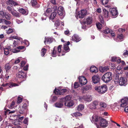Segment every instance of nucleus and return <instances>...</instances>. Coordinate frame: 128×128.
I'll return each mask as SVG.
<instances>
[{
    "label": "nucleus",
    "mask_w": 128,
    "mask_h": 128,
    "mask_svg": "<svg viewBox=\"0 0 128 128\" xmlns=\"http://www.w3.org/2000/svg\"><path fill=\"white\" fill-rule=\"evenodd\" d=\"M53 40V38H45V40L44 41V43L46 44V42L48 43H51Z\"/></svg>",
    "instance_id": "cd10ccee"
},
{
    "label": "nucleus",
    "mask_w": 128,
    "mask_h": 128,
    "mask_svg": "<svg viewBox=\"0 0 128 128\" xmlns=\"http://www.w3.org/2000/svg\"><path fill=\"white\" fill-rule=\"evenodd\" d=\"M92 103L94 105V106H95L98 105V102L97 100H95L93 102H92Z\"/></svg>",
    "instance_id": "13d9d810"
},
{
    "label": "nucleus",
    "mask_w": 128,
    "mask_h": 128,
    "mask_svg": "<svg viewBox=\"0 0 128 128\" xmlns=\"http://www.w3.org/2000/svg\"><path fill=\"white\" fill-rule=\"evenodd\" d=\"M21 58H19L17 59L15 62V63L18 64V63L20 62V59Z\"/></svg>",
    "instance_id": "338daca9"
},
{
    "label": "nucleus",
    "mask_w": 128,
    "mask_h": 128,
    "mask_svg": "<svg viewBox=\"0 0 128 128\" xmlns=\"http://www.w3.org/2000/svg\"><path fill=\"white\" fill-rule=\"evenodd\" d=\"M104 32L106 34L109 33L110 35L113 37L115 36V34L114 33L112 32L111 33L110 30L108 28H106L105 30H104Z\"/></svg>",
    "instance_id": "aec40b11"
},
{
    "label": "nucleus",
    "mask_w": 128,
    "mask_h": 128,
    "mask_svg": "<svg viewBox=\"0 0 128 128\" xmlns=\"http://www.w3.org/2000/svg\"><path fill=\"white\" fill-rule=\"evenodd\" d=\"M60 21L58 20H56L54 24L57 27H58L60 25Z\"/></svg>",
    "instance_id": "603ef678"
},
{
    "label": "nucleus",
    "mask_w": 128,
    "mask_h": 128,
    "mask_svg": "<svg viewBox=\"0 0 128 128\" xmlns=\"http://www.w3.org/2000/svg\"><path fill=\"white\" fill-rule=\"evenodd\" d=\"M2 86L4 87H6L7 86H8L9 88H11L12 87L18 86V85L16 84L10 83H6V84H3L2 85Z\"/></svg>",
    "instance_id": "ddd939ff"
},
{
    "label": "nucleus",
    "mask_w": 128,
    "mask_h": 128,
    "mask_svg": "<svg viewBox=\"0 0 128 128\" xmlns=\"http://www.w3.org/2000/svg\"><path fill=\"white\" fill-rule=\"evenodd\" d=\"M11 67L9 63L6 64L5 69L6 71V73H9L10 70L11 68Z\"/></svg>",
    "instance_id": "bb28decb"
},
{
    "label": "nucleus",
    "mask_w": 128,
    "mask_h": 128,
    "mask_svg": "<svg viewBox=\"0 0 128 128\" xmlns=\"http://www.w3.org/2000/svg\"><path fill=\"white\" fill-rule=\"evenodd\" d=\"M10 75V74H9V73H6L5 77L6 80H8L9 78Z\"/></svg>",
    "instance_id": "052dcab7"
},
{
    "label": "nucleus",
    "mask_w": 128,
    "mask_h": 128,
    "mask_svg": "<svg viewBox=\"0 0 128 128\" xmlns=\"http://www.w3.org/2000/svg\"><path fill=\"white\" fill-rule=\"evenodd\" d=\"M64 102L61 99L60 101L56 102L55 104V106L57 108H61L63 106Z\"/></svg>",
    "instance_id": "4468645a"
},
{
    "label": "nucleus",
    "mask_w": 128,
    "mask_h": 128,
    "mask_svg": "<svg viewBox=\"0 0 128 128\" xmlns=\"http://www.w3.org/2000/svg\"><path fill=\"white\" fill-rule=\"evenodd\" d=\"M72 115L73 116H74L76 117L81 116L82 114L79 112H76L72 114Z\"/></svg>",
    "instance_id": "58836bf2"
},
{
    "label": "nucleus",
    "mask_w": 128,
    "mask_h": 128,
    "mask_svg": "<svg viewBox=\"0 0 128 128\" xmlns=\"http://www.w3.org/2000/svg\"><path fill=\"white\" fill-rule=\"evenodd\" d=\"M12 49L10 46L8 48H4V53L6 55H7L9 54L10 52H12Z\"/></svg>",
    "instance_id": "4be33fe9"
},
{
    "label": "nucleus",
    "mask_w": 128,
    "mask_h": 128,
    "mask_svg": "<svg viewBox=\"0 0 128 128\" xmlns=\"http://www.w3.org/2000/svg\"><path fill=\"white\" fill-rule=\"evenodd\" d=\"M57 100V97L56 96H54L52 98L51 100L52 102H54Z\"/></svg>",
    "instance_id": "69168bd1"
},
{
    "label": "nucleus",
    "mask_w": 128,
    "mask_h": 128,
    "mask_svg": "<svg viewBox=\"0 0 128 128\" xmlns=\"http://www.w3.org/2000/svg\"><path fill=\"white\" fill-rule=\"evenodd\" d=\"M87 11L85 9H82L77 14L76 17L77 18L78 17L79 18H83L86 15Z\"/></svg>",
    "instance_id": "39448f33"
},
{
    "label": "nucleus",
    "mask_w": 128,
    "mask_h": 128,
    "mask_svg": "<svg viewBox=\"0 0 128 128\" xmlns=\"http://www.w3.org/2000/svg\"><path fill=\"white\" fill-rule=\"evenodd\" d=\"M92 22V18L91 17H88L87 18L86 20H83L81 22L82 24H85L86 23L87 25L91 24Z\"/></svg>",
    "instance_id": "1a4fd4ad"
},
{
    "label": "nucleus",
    "mask_w": 128,
    "mask_h": 128,
    "mask_svg": "<svg viewBox=\"0 0 128 128\" xmlns=\"http://www.w3.org/2000/svg\"><path fill=\"white\" fill-rule=\"evenodd\" d=\"M18 49L17 48L15 49H12V52L14 53H17L20 52V50H18Z\"/></svg>",
    "instance_id": "bf43d9fd"
},
{
    "label": "nucleus",
    "mask_w": 128,
    "mask_h": 128,
    "mask_svg": "<svg viewBox=\"0 0 128 128\" xmlns=\"http://www.w3.org/2000/svg\"><path fill=\"white\" fill-rule=\"evenodd\" d=\"M3 22H4L5 24L6 25L9 24L11 23V22L10 21H8L4 19L3 20Z\"/></svg>",
    "instance_id": "5fc2aeb1"
},
{
    "label": "nucleus",
    "mask_w": 128,
    "mask_h": 128,
    "mask_svg": "<svg viewBox=\"0 0 128 128\" xmlns=\"http://www.w3.org/2000/svg\"><path fill=\"white\" fill-rule=\"evenodd\" d=\"M91 86L90 85H87L83 87L81 89V91L82 93H85L86 91L88 90L91 89Z\"/></svg>",
    "instance_id": "6ab92c4d"
},
{
    "label": "nucleus",
    "mask_w": 128,
    "mask_h": 128,
    "mask_svg": "<svg viewBox=\"0 0 128 128\" xmlns=\"http://www.w3.org/2000/svg\"><path fill=\"white\" fill-rule=\"evenodd\" d=\"M15 104V102L14 101H13L11 102V104L8 106V107L10 109H12L14 107Z\"/></svg>",
    "instance_id": "4c0bfd02"
},
{
    "label": "nucleus",
    "mask_w": 128,
    "mask_h": 128,
    "mask_svg": "<svg viewBox=\"0 0 128 128\" xmlns=\"http://www.w3.org/2000/svg\"><path fill=\"white\" fill-rule=\"evenodd\" d=\"M46 51V49L45 48H43L41 50L42 52L41 53V56H43L45 55Z\"/></svg>",
    "instance_id": "79ce46f5"
},
{
    "label": "nucleus",
    "mask_w": 128,
    "mask_h": 128,
    "mask_svg": "<svg viewBox=\"0 0 128 128\" xmlns=\"http://www.w3.org/2000/svg\"><path fill=\"white\" fill-rule=\"evenodd\" d=\"M37 4V1L36 0H32L31 4L33 6H36Z\"/></svg>",
    "instance_id": "a18cd8bd"
},
{
    "label": "nucleus",
    "mask_w": 128,
    "mask_h": 128,
    "mask_svg": "<svg viewBox=\"0 0 128 128\" xmlns=\"http://www.w3.org/2000/svg\"><path fill=\"white\" fill-rule=\"evenodd\" d=\"M62 46V45H60L58 46V52L59 54H58L57 52L55 50L56 47H54L53 49V50L52 52V55L53 57H56L57 55V54H58V56H61V54H60V53L61 51V47Z\"/></svg>",
    "instance_id": "423d86ee"
},
{
    "label": "nucleus",
    "mask_w": 128,
    "mask_h": 128,
    "mask_svg": "<svg viewBox=\"0 0 128 128\" xmlns=\"http://www.w3.org/2000/svg\"><path fill=\"white\" fill-rule=\"evenodd\" d=\"M84 108V106L82 104H80L77 107V109L78 111L83 110Z\"/></svg>",
    "instance_id": "f704fd0d"
},
{
    "label": "nucleus",
    "mask_w": 128,
    "mask_h": 128,
    "mask_svg": "<svg viewBox=\"0 0 128 128\" xmlns=\"http://www.w3.org/2000/svg\"><path fill=\"white\" fill-rule=\"evenodd\" d=\"M123 55L125 57H127L128 56V51L127 50H124Z\"/></svg>",
    "instance_id": "3c124183"
},
{
    "label": "nucleus",
    "mask_w": 128,
    "mask_h": 128,
    "mask_svg": "<svg viewBox=\"0 0 128 128\" xmlns=\"http://www.w3.org/2000/svg\"><path fill=\"white\" fill-rule=\"evenodd\" d=\"M12 39H16L19 40H20L21 39V38L16 36H11L9 38V39L10 40H12Z\"/></svg>",
    "instance_id": "ea45409f"
},
{
    "label": "nucleus",
    "mask_w": 128,
    "mask_h": 128,
    "mask_svg": "<svg viewBox=\"0 0 128 128\" xmlns=\"http://www.w3.org/2000/svg\"><path fill=\"white\" fill-rule=\"evenodd\" d=\"M19 11L21 13L24 14L25 15H26L28 14V10H26L23 8H21L20 9Z\"/></svg>",
    "instance_id": "2f4dec72"
},
{
    "label": "nucleus",
    "mask_w": 128,
    "mask_h": 128,
    "mask_svg": "<svg viewBox=\"0 0 128 128\" xmlns=\"http://www.w3.org/2000/svg\"><path fill=\"white\" fill-rule=\"evenodd\" d=\"M70 42L68 41L66 43H65L64 45V50L66 52H68L70 50L68 45H69Z\"/></svg>",
    "instance_id": "5701e85b"
},
{
    "label": "nucleus",
    "mask_w": 128,
    "mask_h": 128,
    "mask_svg": "<svg viewBox=\"0 0 128 128\" xmlns=\"http://www.w3.org/2000/svg\"><path fill=\"white\" fill-rule=\"evenodd\" d=\"M79 82L81 84L84 85L86 84L87 82V80L83 76L80 77L79 78Z\"/></svg>",
    "instance_id": "f8f14e48"
},
{
    "label": "nucleus",
    "mask_w": 128,
    "mask_h": 128,
    "mask_svg": "<svg viewBox=\"0 0 128 128\" xmlns=\"http://www.w3.org/2000/svg\"><path fill=\"white\" fill-rule=\"evenodd\" d=\"M13 124L15 125H16L15 126L17 127V126H19L18 125L19 124V122H18V120H14L13 122Z\"/></svg>",
    "instance_id": "09e8293b"
},
{
    "label": "nucleus",
    "mask_w": 128,
    "mask_h": 128,
    "mask_svg": "<svg viewBox=\"0 0 128 128\" xmlns=\"http://www.w3.org/2000/svg\"><path fill=\"white\" fill-rule=\"evenodd\" d=\"M99 109L101 110H103L107 106V105L105 102H101L99 104Z\"/></svg>",
    "instance_id": "f3484780"
},
{
    "label": "nucleus",
    "mask_w": 128,
    "mask_h": 128,
    "mask_svg": "<svg viewBox=\"0 0 128 128\" xmlns=\"http://www.w3.org/2000/svg\"><path fill=\"white\" fill-rule=\"evenodd\" d=\"M6 12L3 11H1L0 12V14L2 16H4Z\"/></svg>",
    "instance_id": "774afa93"
},
{
    "label": "nucleus",
    "mask_w": 128,
    "mask_h": 128,
    "mask_svg": "<svg viewBox=\"0 0 128 128\" xmlns=\"http://www.w3.org/2000/svg\"><path fill=\"white\" fill-rule=\"evenodd\" d=\"M90 120L92 122L96 125L97 128H100L101 126L105 128L108 125L106 120L96 115H94L92 116Z\"/></svg>",
    "instance_id": "f257e3e1"
},
{
    "label": "nucleus",
    "mask_w": 128,
    "mask_h": 128,
    "mask_svg": "<svg viewBox=\"0 0 128 128\" xmlns=\"http://www.w3.org/2000/svg\"><path fill=\"white\" fill-rule=\"evenodd\" d=\"M102 78L104 82H108L112 79L111 73L109 72L106 73L102 77Z\"/></svg>",
    "instance_id": "20e7f679"
},
{
    "label": "nucleus",
    "mask_w": 128,
    "mask_h": 128,
    "mask_svg": "<svg viewBox=\"0 0 128 128\" xmlns=\"http://www.w3.org/2000/svg\"><path fill=\"white\" fill-rule=\"evenodd\" d=\"M103 13L104 16L105 18H108V12L106 9L103 8Z\"/></svg>",
    "instance_id": "473e14b6"
},
{
    "label": "nucleus",
    "mask_w": 128,
    "mask_h": 128,
    "mask_svg": "<svg viewBox=\"0 0 128 128\" xmlns=\"http://www.w3.org/2000/svg\"><path fill=\"white\" fill-rule=\"evenodd\" d=\"M123 38V36L122 34H118L117 37V40H116L117 42L121 41L122 40H121Z\"/></svg>",
    "instance_id": "72a5a7b5"
},
{
    "label": "nucleus",
    "mask_w": 128,
    "mask_h": 128,
    "mask_svg": "<svg viewBox=\"0 0 128 128\" xmlns=\"http://www.w3.org/2000/svg\"><path fill=\"white\" fill-rule=\"evenodd\" d=\"M4 16H5L6 19L7 20H9L10 19V15L8 13L6 12Z\"/></svg>",
    "instance_id": "8fccbe9b"
},
{
    "label": "nucleus",
    "mask_w": 128,
    "mask_h": 128,
    "mask_svg": "<svg viewBox=\"0 0 128 128\" xmlns=\"http://www.w3.org/2000/svg\"><path fill=\"white\" fill-rule=\"evenodd\" d=\"M28 118H25L24 120L23 121V123L25 124H27V125L28 124Z\"/></svg>",
    "instance_id": "680f3d73"
},
{
    "label": "nucleus",
    "mask_w": 128,
    "mask_h": 128,
    "mask_svg": "<svg viewBox=\"0 0 128 128\" xmlns=\"http://www.w3.org/2000/svg\"><path fill=\"white\" fill-rule=\"evenodd\" d=\"M96 25L97 28L98 29H100L102 27V24L99 22L97 23L96 24Z\"/></svg>",
    "instance_id": "c03bdc74"
},
{
    "label": "nucleus",
    "mask_w": 128,
    "mask_h": 128,
    "mask_svg": "<svg viewBox=\"0 0 128 128\" xmlns=\"http://www.w3.org/2000/svg\"><path fill=\"white\" fill-rule=\"evenodd\" d=\"M101 2L103 5L106 4H108V0H101Z\"/></svg>",
    "instance_id": "de8ad7c7"
},
{
    "label": "nucleus",
    "mask_w": 128,
    "mask_h": 128,
    "mask_svg": "<svg viewBox=\"0 0 128 128\" xmlns=\"http://www.w3.org/2000/svg\"><path fill=\"white\" fill-rule=\"evenodd\" d=\"M13 30L11 28H9L7 30V33L8 34H10L12 33L13 32Z\"/></svg>",
    "instance_id": "4d7b16f0"
},
{
    "label": "nucleus",
    "mask_w": 128,
    "mask_h": 128,
    "mask_svg": "<svg viewBox=\"0 0 128 128\" xmlns=\"http://www.w3.org/2000/svg\"><path fill=\"white\" fill-rule=\"evenodd\" d=\"M88 107L91 109H95L96 108V107L94 106V105L92 102L90 104L88 105Z\"/></svg>",
    "instance_id": "a19ab883"
},
{
    "label": "nucleus",
    "mask_w": 128,
    "mask_h": 128,
    "mask_svg": "<svg viewBox=\"0 0 128 128\" xmlns=\"http://www.w3.org/2000/svg\"><path fill=\"white\" fill-rule=\"evenodd\" d=\"M16 76L19 78H26V74L22 70L21 68H20L18 70V72L16 74Z\"/></svg>",
    "instance_id": "0eeeda50"
},
{
    "label": "nucleus",
    "mask_w": 128,
    "mask_h": 128,
    "mask_svg": "<svg viewBox=\"0 0 128 128\" xmlns=\"http://www.w3.org/2000/svg\"><path fill=\"white\" fill-rule=\"evenodd\" d=\"M22 98L18 96V98L17 102L18 103H20L21 102L22 100Z\"/></svg>",
    "instance_id": "0e129e2a"
},
{
    "label": "nucleus",
    "mask_w": 128,
    "mask_h": 128,
    "mask_svg": "<svg viewBox=\"0 0 128 128\" xmlns=\"http://www.w3.org/2000/svg\"><path fill=\"white\" fill-rule=\"evenodd\" d=\"M8 3L14 6L18 5V4L17 2H15L11 0H9Z\"/></svg>",
    "instance_id": "37998d69"
},
{
    "label": "nucleus",
    "mask_w": 128,
    "mask_h": 128,
    "mask_svg": "<svg viewBox=\"0 0 128 128\" xmlns=\"http://www.w3.org/2000/svg\"><path fill=\"white\" fill-rule=\"evenodd\" d=\"M94 89L97 91L98 93L102 94L106 91L107 88L106 86L104 84L99 86H96L95 87Z\"/></svg>",
    "instance_id": "7ed1b4c3"
},
{
    "label": "nucleus",
    "mask_w": 128,
    "mask_h": 128,
    "mask_svg": "<svg viewBox=\"0 0 128 128\" xmlns=\"http://www.w3.org/2000/svg\"><path fill=\"white\" fill-rule=\"evenodd\" d=\"M62 100L64 102H69V101L71 99V98L70 96H66L65 97L63 98H62Z\"/></svg>",
    "instance_id": "b1692460"
},
{
    "label": "nucleus",
    "mask_w": 128,
    "mask_h": 128,
    "mask_svg": "<svg viewBox=\"0 0 128 128\" xmlns=\"http://www.w3.org/2000/svg\"><path fill=\"white\" fill-rule=\"evenodd\" d=\"M82 98L85 101L90 102L92 100V98L91 96L90 95H86L84 96Z\"/></svg>",
    "instance_id": "dca6fc26"
},
{
    "label": "nucleus",
    "mask_w": 128,
    "mask_h": 128,
    "mask_svg": "<svg viewBox=\"0 0 128 128\" xmlns=\"http://www.w3.org/2000/svg\"><path fill=\"white\" fill-rule=\"evenodd\" d=\"M11 13L14 16L16 17H20V15L19 13L15 10H13L12 11H11Z\"/></svg>",
    "instance_id": "a878e982"
},
{
    "label": "nucleus",
    "mask_w": 128,
    "mask_h": 128,
    "mask_svg": "<svg viewBox=\"0 0 128 128\" xmlns=\"http://www.w3.org/2000/svg\"><path fill=\"white\" fill-rule=\"evenodd\" d=\"M109 69L108 66H105L104 67H101L100 68V70L102 72L106 71Z\"/></svg>",
    "instance_id": "7c9ffc66"
},
{
    "label": "nucleus",
    "mask_w": 128,
    "mask_h": 128,
    "mask_svg": "<svg viewBox=\"0 0 128 128\" xmlns=\"http://www.w3.org/2000/svg\"><path fill=\"white\" fill-rule=\"evenodd\" d=\"M64 104L65 106L70 107L72 106L74 104V103L72 101H70L67 103L65 102Z\"/></svg>",
    "instance_id": "c756f323"
},
{
    "label": "nucleus",
    "mask_w": 128,
    "mask_h": 128,
    "mask_svg": "<svg viewBox=\"0 0 128 128\" xmlns=\"http://www.w3.org/2000/svg\"><path fill=\"white\" fill-rule=\"evenodd\" d=\"M64 9L62 6H60L58 8V13L60 16H62L64 13Z\"/></svg>",
    "instance_id": "412c9836"
},
{
    "label": "nucleus",
    "mask_w": 128,
    "mask_h": 128,
    "mask_svg": "<svg viewBox=\"0 0 128 128\" xmlns=\"http://www.w3.org/2000/svg\"><path fill=\"white\" fill-rule=\"evenodd\" d=\"M52 8H48L46 10V11L45 12V14L46 15L48 16L52 12Z\"/></svg>",
    "instance_id": "c9c22d12"
},
{
    "label": "nucleus",
    "mask_w": 128,
    "mask_h": 128,
    "mask_svg": "<svg viewBox=\"0 0 128 128\" xmlns=\"http://www.w3.org/2000/svg\"><path fill=\"white\" fill-rule=\"evenodd\" d=\"M48 16L46 15L45 13L42 15V20H46L47 17Z\"/></svg>",
    "instance_id": "864d4df0"
},
{
    "label": "nucleus",
    "mask_w": 128,
    "mask_h": 128,
    "mask_svg": "<svg viewBox=\"0 0 128 128\" xmlns=\"http://www.w3.org/2000/svg\"><path fill=\"white\" fill-rule=\"evenodd\" d=\"M79 84L78 82H76L74 84V88H76L78 87Z\"/></svg>",
    "instance_id": "e2e57ef3"
},
{
    "label": "nucleus",
    "mask_w": 128,
    "mask_h": 128,
    "mask_svg": "<svg viewBox=\"0 0 128 128\" xmlns=\"http://www.w3.org/2000/svg\"><path fill=\"white\" fill-rule=\"evenodd\" d=\"M122 104L120 106L122 107H124L128 104V98L125 97L122 99L121 101Z\"/></svg>",
    "instance_id": "9d476101"
},
{
    "label": "nucleus",
    "mask_w": 128,
    "mask_h": 128,
    "mask_svg": "<svg viewBox=\"0 0 128 128\" xmlns=\"http://www.w3.org/2000/svg\"><path fill=\"white\" fill-rule=\"evenodd\" d=\"M110 12H111L112 15L113 16V18H116L118 14L117 10L116 8H110Z\"/></svg>",
    "instance_id": "9b49d317"
},
{
    "label": "nucleus",
    "mask_w": 128,
    "mask_h": 128,
    "mask_svg": "<svg viewBox=\"0 0 128 128\" xmlns=\"http://www.w3.org/2000/svg\"><path fill=\"white\" fill-rule=\"evenodd\" d=\"M90 70L92 72L96 73L98 72L97 68L94 66H92L90 69Z\"/></svg>",
    "instance_id": "c85d7f7f"
},
{
    "label": "nucleus",
    "mask_w": 128,
    "mask_h": 128,
    "mask_svg": "<svg viewBox=\"0 0 128 128\" xmlns=\"http://www.w3.org/2000/svg\"><path fill=\"white\" fill-rule=\"evenodd\" d=\"M72 41L77 42L79 41L81 39L78 35L76 34H74L72 36Z\"/></svg>",
    "instance_id": "a211bd4d"
},
{
    "label": "nucleus",
    "mask_w": 128,
    "mask_h": 128,
    "mask_svg": "<svg viewBox=\"0 0 128 128\" xmlns=\"http://www.w3.org/2000/svg\"><path fill=\"white\" fill-rule=\"evenodd\" d=\"M111 60L112 62H116L118 63H120V59L118 57L113 56L112 57Z\"/></svg>",
    "instance_id": "393cba45"
},
{
    "label": "nucleus",
    "mask_w": 128,
    "mask_h": 128,
    "mask_svg": "<svg viewBox=\"0 0 128 128\" xmlns=\"http://www.w3.org/2000/svg\"><path fill=\"white\" fill-rule=\"evenodd\" d=\"M20 112V114H22L23 112L25 110L22 106H20L18 108Z\"/></svg>",
    "instance_id": "49530a36"
},
{
    "label": "nucleus",
    "mask_w": 128,
    "mask_h": 128,
    "mask_svg": "<svg viewBox=\"0 0 128 128\" xmlns=\"http://www.w3.org/2000/svg\"><path fill=\"white\" fill-rule=\"evenodd\" d=\"M56 15V12H54L51 14L50 17V19L52 20L54 19Z\"/></svg>",
    "instance_id": "e433bc0d"
},
{
    "label": "nucleus",
    "mask_w": 128,
    "mask_h": 128,
    "mask_svg": "<svg viewBox=\"0 0 128 128\" xmlns=\"http://www.w3.org/2000/svg\"><path fill=\"white\" fill-rule=\"evenodd\" d=\"M115 77L114 82L116 84H118V83L120 86H125L126 83V79L125 78L122 77L120 78L118 81V77L117 76L116 78Z\"/></svg>",
    "instance_id": "f03ea898"
},
{
    "label": "nucleus",
    "mask_w": 128,
    "mask_h": 128,
    "mask_svg": "<svg viewBox=\"0 0 128 128\" xmlns=\"http://www.w3.org/2000/svg\"><path fill=\"white\" fill-rule=\"evenodd\" d=\"M67 91V90L66 89H60L56 88L54 91V93L57 95L62 94H63Z\"/></svg>",
    "instance_id": "6e6552de"
},
{
    "label": "nucleus",
    "mask_w": 128,
    "mask_h": 128,
    "mask_svg": "<svg viewBox=\"0 0 128 128\" xmlns=\"http://www.w3.org/2000/svg\"><path fill=\"white\" fill-rule=\"evenodd\" d=\"M99 18L100 19V22L102 23H103L104 22V21L103 17H102V16L101 15L99 16Z\"/></svg>",
    "instance_id": "6e6d98bb"
},
{
    "label": "nucleus",
    "mask_w": 128,
    "mask_h": 128,
    "mask_svg": "<svg viewBox=\"0 0 128 128\" xmlns=\"http://www.w3.org/2000/svg\"><path fill=\"white\" fill-rule=\"evenodd\" d=\"M92 80L94 84H96L99 82L100 80L99 76H94L92 77Z\"/></svg>",
    "instance_id": "2eb2a0df"
}]
</instances>
